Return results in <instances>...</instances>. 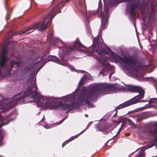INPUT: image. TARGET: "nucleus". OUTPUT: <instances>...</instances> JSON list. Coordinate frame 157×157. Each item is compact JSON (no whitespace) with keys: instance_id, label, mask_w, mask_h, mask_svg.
Masks as SVG:
<instances>
[{"instance_id":"obj_1","label":"nucleus","mask_w":157,"mask_h":157,"mask_svg":"<svg viewBox=\"0 0 157 157\" xmlns=\"http://www.w3.org/2000/svg\"><path fill=\"white\" fill-rule=\"evenodd\" d=\"M35 81L34 78L30 79L28 81V84H30L27 89L24 92L23 97H19L18 95L14 97L12 100L8 99L4 100L0 103V109L3 108L4 105L8 106L10 105L11 107L21 99H23L26 96H29L33 99V101H29L28 102L34 101L36 103L37 107H40L43 109H62L66 110L68 113L74 108V101L78 98V102H82L81 100V97L78 98V90H75L74 92L71 94L63 97V101L58 103V105H55L54 99L52 97H47L43 96L37 91V88L35 84Z\"/></svg>"},{"instance_id":"obj_2","label":"nucleus","mask_w":157,"mask_h":157,"mask_svg":"<svg viewBox=\"0 0 157 157\" xmlns=\"http://www.w3.org/2000/svg\"><path fill=\"white\" fill-rule=\"evenodd\" d=\"M121 90L136 92L139 93V94L129 101L120 105L117 107V109L124 108L138 102L144 101L143 100L141 101L144 96V91L141 87L132 85H127L125 89L117 84H96L89 87H84L83 89L80 99L82 102L87 104L90 100L100 92L108 94Z\"/></svg>"},{"instance_id":"obj_3","label":"nucleus","mask_w":157,"mask_h":157,"mask_svg":"<svg viewBox=\"0 0 157 157\" xmlns=\"http://www.w3.org/2000/svg\"><path fill=\"white\" fill-rule=\"evenodd\" d=\"M99 38V36L95 38L90 48L92 53L97 54L94 56L97 60L103 65L108 67L109 63L107 61L110 59L111 55L113 52L109 48L106 47L102 50L103 48L101 45L103 44L100 41Z\"/></svg>"},{"instance_id":"obj_4","label":"nucleus","mask_w":157,"mask_h":157,"mask_svg":"<svg viewBox=\"0 0 157 157\" xmlns=\"http://www.w3.org/2000/svg\"><path fill=\"white\" fill-rule=\"evenodd\" d=\"M121 62L123 63L124 69L134 76L138 78L143 77V70L146 67H141L139 63L133 60L132 58L124 56L121 58Z\"/></svg>"},{"instance_id":"obj_5","label":"nucleus","mask_w":157,"mask_h":157,"mask_svg":"<svg viewBox=\"0 0 157 157\" xmlns=\"http://www.w3.org/2000/svg\"><path fill=\"white\" fill-rule=\"evenodd\" d=\"M54 10H52L50 13L44 18L41 21L34 25L32 27H30L26 31H33L32 30V28H33L39 29V30L41 31L45 30L49 24L51 23L52 20L54 17L53 16Z\"/></svg>"},{"instance_id":"obj_6","label":"nucleus","mask_w":157,"mask_h":157,"mask_svg":"<svg viewBox=\"0 0 157 157\" xmlns=\"http://www.w3.org/2000/svg\"><path fill=\"white\" fill-rule=\"evenodd\" d=\"M59 43H60L63 45V47L60 49L59 51V56L61 57V60L62 61H66V60L64 59V57H63V56L61 55L60 53H63V56L67 53V51L68 52L69 51H71L73 49L79 50H83V48H84V47L78 39L75 41L73 48H70L66 46L64 44V43L61 40H59Z\"/></svg>"},{"instance_id":"obj_7","label":"nucleus","mask_w":157,"mask_h":157,"mask_svg":"<svg viewBox=\"0 0 157 157\" xmlns=\"http://www.w3.org/2000/svg\"><path fill=\"white\" fill-rule=\"evenodd\" d=\"M113 1V0L111 1L107 5V6H106V8L104 10V12L103 13L101 12V29H103L106 28V23L109 16V10L110 6V5H112L114 4H118L123 2V1H121L117 3L116 2L114 1V3L113 4L112 3Z\"/></svg>"},{"instance_id":"obj_8","label":"nucleus","mask_w":157,"mask_h":157,"mask_svg":"<svg viewBox=\"0 0 157 157\" xmlns=\"http://www.w3.org/2000/svg\"><path fill=\"white\" fill-rule=\"evenodd\" d=\"M48 59L49 61H53L59 64H60L63 65L65 66H67L69 67V68L71 69V71H76L75 69L74 68V67L73 66L67 65L66 63L64 64L61 63V61H60V60H59V59L56 56H48Z\"/></svg>"},{"instance_id":"obj_9","label":"nucleus","mask_w":157,"mask_h":157,"mask_svg":"<svg viewBox=\"0 0 157 157\" xmlns=\"http://www.w3.org/2000/svg\"><path fill=\"white\" fill-rule=\"evenodd\" d=\"M138 4V2H136L135 0H128L127 8H128L130 6L131 11L132 12L137 7Z\"/></svg>"},{"instance_id":"obj_10","label":"nucleus","mask_w":157,"mask_h":157,"mask_svg":"<svg viewBox=\"0 0 157 157\" xmlns=\"http://www.w3.org/2000/svg\"><path fill=\"white\" fill-rule=\"evenodd\" d=\"M2 112H0V121L2 123L0 125V128L2 126L6 125L9 123V116L2 117L1 115Z\"/></svg>"},{"instance_id":"obj_11","label":"nucleus","mask_w":157,"mask_h":157,"mask_svg":"<svg viewBox=\"0 0 157 157\" xmlns=\"http://www.w3.org/2000/svg\"><path fill=\"white\" fill-rule=\"evenodd\" d=\"M20 63L19 62L13 61L11 62L10 64V67L9 69L11 70V69H13L15 67H18L20 66Z\"/></svg>"},{"instance_id":"obj_12","label":"nucleus","mask_w":157,"mask_h":157,"mask_svg":"<svg viewBox=\"0 0 157 157\" xmlns=\"http://www.w3.org/2000/svg\"><path fill=\"white\" fill-rule=\"evenodd\" d=\"M78 135H77L76 136H72L71 137L69 140L66 141L64 142L62 144V147H63L65 145L67 144V143H68L69 142L73 140H74L76 138L78 137Z\"/></svg>"},{"instance_id":"obj_13","label":"nucleus","mask_w":157,"mask_h":157,"mask_svg":"<svg viewBox=\"0 0 157 157\" xmlns=\"http://www.w3.org/2000/svg\"><path fill=\"white\" fill-rule=\"evenodd\" d=\"M43 63V60L41 59L40 61L36 62L35 65V66L36 67H38L41 66Z\"/></svg>"},{"instance_id":"obj_14","label":"nucleus","mask_w":157,"mask_h":157,"mask_svg":"<svg viewBox=\"0 0 157 157\" xmlns=\"http://www.w3.org/2000/svg\"><path fill=\"white\" fill-rule=\"evenodd\" d=\"M125 121L126 122L129 123L130 125H132L133 124V123L130 119H126Z\"/></svg>"},{"instance_id":"obj_15","label":"nucleus","mask_w":157,"mask_h":157,"mask_svg":"<svg viewBox=\"0 0 157 157\" xmlns=\"http://www.w3.org/2000/svg\"><path fill=\"white\" fill-rule=\"evenodd\" d=\"M83 79L84 78H82L81 80L80 81L78 84V85L79 86L80 85H82V84H83Z\"/></svg>"},{"instance_id":"obj_16","label":"nucleus","mask_w":157,"mask_h":157,"mask_svg":"<svg viewBox=\"0 0 157 157\" xmlns=\"http://www.w3.org/2000/svg\"><path fill=\"white\" fill-rule=\"evenodd\" d=\"M44 127L48 129L52 128V126H49L47 124H46L44 125Z\"/></svg>"},{"instance_id":"obj_17","label":"nucleus","mask_w":157,"mask_h":157,"mask_svg":"<svg viewBox=\"0 0 157 157\" xmlns=\"http://www.w3.org/2000/svg\"><path fill=\"white\" fill-rule=\"evenodd\" d=\"M3 138V135L2 133H1L0 134V142L2 140ZM1 144H0V146H1Z\"/></svg>"},{"instance_id":"obj_18","label":"nucleus","mask_w":157,"mask_h":157,"mask_svg":"<svg viewBox=\"0 0 157 157\" xmlns=\"http://www.w3.org/2000/svg\"><path fill=\"white\" fill-rule=\"evenodd\" d=\"M104 73V70H101L100 72V74L102 75L103 76L104 75V74L103 73Z\"/></svg>"},{"instance_id":"obj_19","label":"nucleus","mask_w":157,"mask_h":157,"mask_svg":"<svg viewBox=\"0 0 157 157\" xmlns=\"http://www.w3.org/2000/svg\"><path fill=\"white\" fill-rule=\"evenodd\" d=\"M64 3H63V2H61L58 5V6H59V5H61V6H63V5H64Z\"/></svg>"},{"instance_id":"obj_20","label":"nucleus","mask_w":157,"mask_h":157,"mask_svg":"<svg viewBox=\"0 0 157 157\" xmlns=\"http://www.w3.org/2000/svg\"><path fill=\"white\" fill-rule=\"evenodd\" d=\"M65 119V118H64L61 121H60V123H59V124L61 123Z\"/></svg>"},{"instance_id":"obj_21","label":"nucleus","mask_w":157,"mask_h":157,"mask_svg":"<svg viewBox=\"0 0 157 157\" xmlns=\"http://www.w3.org/2000/svg\"><path fill=\"white\" fill-rule=\"evenodd\" d=\"M87 129V128H86L85 130H84V131H83L82 132H81L80 133V134H82L83 132H84L86 130V129Z\"/></svg>"},{"instance_id":"obj_22","label":"nucleus","mask_w":157,"mask_h":157,"mask_svg":"<svg viewBox=\"0 0 157 157\" xmlns=\"http://www.w3.org/2000/svg\"><path fill=\"white\" fill-rule=\"evenodd\" d=\"M91 12H89V16H90V15H91Z\"/></svg>"},{"instance_id":"obj_23","label":"nucleus","mask_w":157,"mask_h":157,"mask_svg":"<svg viewBox=\"0 0 157 157\" xmlns=\"http://www.w3.org/2000/svg\"><path fill=\"white\" fill-rule=\"evenodd\" d=\"M112 74H110L109 75V78H110V77H111V75H112Z\"/></svg>"},{"instance_id":"obj_24","label":"nucleus","mask_w":157,"mask_h":157,"mask_svg":"<svg viewBox=\"0 0 157 157\" xmlns=\"http://www.w3.org/2000/svg\"><path fill=\"white\" fill-rule=\"evenodd\" d=\"M150 102H153L151 100H150V101L149 102V103H150Z\"/></svg>"},{"instance_id":"obj_25","label":"nucleus","mask_w":157,"mask_h":157,"mask_svg":"<svg viewBox=\"0 0 157 157\" xmlns=\"http://www.w3.org/2000/svg\"><path fill=\"white\" fill-rule=\"evenodd\" d=\"M85 116L86 117H88V115L87 114H85Z\"/></svg>"},{"instance_id":"obj_26","label":"nucleus","mask_w":157,"mask_h":157,"mask_svg":"<svg viewBox=\"0 0 157 157\" xmlns=\"http://www.w3.org/2000/svg\"><path fill=\"white\" fill-rule=\"evenodd\" d=\"M155 80H153V82H155Z\"/></svg>"},{"instance_id":"obj_27","label":"nucleus","mask_w":157,"mask_h":157,"mask_svg":"<svg viewBox=\"0 0 157 157\" xmlns=\"http://www.w3.org/2000/svg\"><path fill=\"white\" fill-rule=\"evenodd\" d=\"M69 0H66V2H68V1Z\"/></svg>"},{"instance_id":"obj_28","label":"nucleus","mask_w":157,"mask_h":157,"mask_svg":"<svg viewBox=\"0 0 157 157\" xmlns=\"http://www.w3.org/2000/svg\"><path fill=\"white\" fill-rule=\"evenodd\" d=\"M56 8V7H54V9H55Z\"/></svg>"},{"instance_id":"obj_29","label":"nucleus","mask_w":157,"mask_h":157,"mask_svg":"<svg viewBox=\"0 0 157 157\" xmlns=\"http://www.w3.org/2000/svg\"><path fill=\"white\" fill-rule=\"evenodd\" d=\"M25 33V32H23V33H23H23Z\"/></svg>"},{"instance_id":"obj_30","label":"nucleus","mask_w":157,"mask_h":157,"mask_svg":"<svg viewBox=\"0 0 157 157\" xmlns=\"http://www.w3.org/2000/svg\"><path fill=\"white\" fill-rule=\"evenodd\" d=\"M154 99H156L155 98ZM152 100H154V99H153Z\"/></svg>"}]
</instances>
